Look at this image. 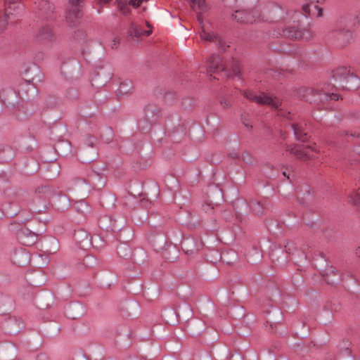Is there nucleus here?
Segmentation results:
<instances>
[{
	"label": "nucleus",
	"instance_id": "nucleus-1",
	"mask_svg": "<svg viewBox=\"0 0 360 360\" xmlns=\"http://www.w3.org/2000/svg\"><path fill=\"white\" fill-rule=\"evenodd\" d=\"M299 96L310 103H321L328 100H338L339 96L336 94L321 92L314 88L301 87L298 89Z\"/></svg>",
	"mask_w": 360,
	"mask_h": 360
},
{
	"label": "nucleus",
	"instance_id": "nucleus-2",
	"mask_svg": "<svg viewBox=\"0 0 360 360\" xmlns=\"http://www.w3.org/2000/svg\"><path fill=\"white\" fill-rule=\"evenodd\" d=\"M291 154H293L297 159L302 161H307L318 158V150L316 144L313 146H288L286 149Z\"/></svg>",
	"mask_w": 360,
	"mask_h": 360
},
{
	"label": "nucleus",
	"instance_id": "nucleus-3",
	"mask_svg": "<svg viewBox=\"0 0 360 360\" xmlns=\"http://www.w3.org/2000/svg\"><path fill=\"white\" fill-rule=\"evenodd\" d=\"M198 20L200 26V39L207 42H214L219 49H224V42L214 32H212L208 25L204 24L202 18L200 14H198Z\"/></svg>",
	"mask_w": 360,
	"mask_h": 360
},
{
	"label": "nucleus",
	"instance_id": "nucleus-4",
	"mask_svg": "<svg viewBox=\"0 0 360 360\" xmlns=\"http://www.w3.org/2000/svg\"><path fill=\"white\" fill-rule=\"evenodd\" d=\"M242 94L248 100L259 104H266L274 108L277 109L281 104V101L277 97H271L267 94H262L257 96L250 91H243Z\"/></svg>",
	"mask_w": 360,
	"mask_h": 360
},
{
	"label": "nucleus",
	"instance_id": "nucleus-5",
	"mask_svg": "<svg viewBox=\"0 0 360 360\" xmlns=\"http://www.w3.org/2000/svg\"><path fill=\"white\" fill-rule=\"evenodd\" d=\"M82 0H70V5L67 9L66 20L72 25H75L82 16Z\"/></svg>",
	"mask_w": 360,
	"mask_h": 360
},
{
	"label": "nucleus",
	"instance_id": "nucleus-6",
	"mask_svg": "<svg viewBox=\"0 0 360 360\" xmlns=\"http://www.w3.org/2000/svg\"><path fill=\"white\" fill-rule=\"evenodd\" d=\"M267 20L278 21L285 18V12L284 9L276 4H269L264 9Z\"/></svg>",
	"mask_w": 360,
	"mask_h": 360
},
{
	"label": "nucleus",
	"instance_id": "nucleus-7",
	"mask_svg": "<svg viewBox=\"0 0 360 360\" xmlns=\"http://www.w3.org/2000/svg\"><path fill=\"white\" fill-rule=\"evenodd\" d=\"M283 34L288 38L308 40L313 37V32L309 29L300 30L295 27H289L283 30Z\"/></svg>",
	"mask_w": 360,
	"mask_h": 360
},
{
	"label": "nucleus",
	"instance_id": "nucleus-8",
	"mask_svg": "<svg viewBox=\"0 0 360 360\" xmlns=\"http://www.w3.org/2000/svg\"><path fill=\"white\" fill-rule=\"evenodd\" d=\"M238 22L242 23H253L257 21L258 13L256 11L249 12L245 10L236 11L233 15Z\"/></svg>",
	"mask_w": 360,
	"mask_h": 360
},
{
	"label": "nucleus",
	"instance_id": "nucleus-9",
	"mask_svg": "<svg viewBox=\"0 0 360 360\" xmlns=\"http://www.w3.org/2000/svg\"><path fill=\"white\" fill-rule=\"evenodd\" d=\"M21 0H4V13L10 18L11 15L18 13L22 10Z\"/></svg>",
	"mask_w": 360,
	"mask_h": 360
},
{
	"label": "nucleus",
	"instance_id": "nucleus-10",
	"mask_svg": "<svg viewBox=\"0 0 360 360\" xmlns=\"http://www.w3.org/2000/svg\"><path fill=\"white\" fill-rule=\"evenodd\" d=\"M318 3L319 1L316 0H309L308 3L303 5L302 9L307 15L320 17L322 15V9Z\"/></svg>",
	"mask_w": 360,
	"mask_h": 360
},
{
	"label": "nucleus",
	"instance_id": "nucleus-11",
	"mask_svg": "<svg viewBox=\"0 0 360 360\" xmlns=\"http://www.w3.org/2000/svg\"><path fill=\"white\" fill-rule=\"evenodd\" d=\"M227 68H228L224 65L221 58L219 56L211 57L208 61L207 69L210 72H215L225 70Z\"/></svg>",
	"mask_w": 360,
	"mask_h": 360
},
{
	"label": "nucleus",
	"instance_id": "nucleus-12",
	"mask_svg": "<svg viewBox=\"0 0 360 360\" xmlns=\"http://www.w3.org/2000/svg\"><path fill=\"white\" fill-rule=\"evenodd\" d=\"M341 82L342 83L339 85L340 88L347 89H353L356 88L359 83L358 79L352 75L345 77Z\"/></svg>",
	"mask_w": 360,
	"mask_h": 360
},
{
	"label": "nucleus",
	"instance_id": "nucleus-13",
	"mask_svg": "<svg viewBox=\"0 0 360 360\" xmlns=\"http://www.w3.org/2000/svg\"><path fill=\"white\" fill-rule=\"evenodd\" d=\"M36 7L44 14H48L53 11V4H50L48 0H34Z\"/></svg>",
	"mask_w": 360,
	"mask_h": 360
},
{
	"label": "nucleus",
	"instance_id": "nucleus-14",
	"mask_svg": "<svg viewBox=\"0 0 360 360\" xmlns=\"http://www.w3.org/2000/svg\"><path fill=\"white\" fill-rule=\"evenodd\" d=\"M146 116L150 122H153L160 113V109L155 105H148L145 108Z\"/></svg>",
	"mask_w": 360,
	"mask_h": 360
},
{
	"label": "nucleus",
	"instance_id": "nucleus-15",
	"mask_svg": "<svg viewBox=\"0 0 360 360\" xmlns=\"http://www.w3.org/2000/svg\"><path fill=\"white\" fill-rule=\"evenodd\" d=\"M146 25L149 28V30L144 31L141 28H140L137 25L133 23L131 25V30H132L131 33L135 37H141L142 35H146V36L150 35L152 33V30L150 28V25L148 22H146Z\"/></svg>",
	"mask_w": 360,
	"mask_h": 360
},
{
	"label": "nucleus",
	"instance_id": "nucleus-16",
	"mask_svg": "<svg viewBox=\"0 0 360 360\" xmlns=\"http://www.w3.org/2000/svg\"><path fill=\"white\" fill-rule=\"evenodd\" d=\"M53 36L52 29L49 26L44 27L39 30L38 33V38L41 41L48 40Z\"/></svg>",
	"mask_w": 360,
	"mask_h": 360
},
{
	"label": "nucleus",
	"instance_id": "nucleus-17",
	"mask_svg": "<svg viewBox=\"0 0 360 360\" xmlns=\"http://www.w3.org/2000/svg\"><path fill=\"white\" fill-rule=\"evenodd\" d=\"M191 8L196 13L204 11L206 8L205 0H189Z\"/></svg>",
	"mask_w": 360,
	"mask_h": 360
},
{
	"label": "nucleus",
	"instance_id": "nucleus-18",
	"mask_svg": "<svg viewBox=\"0 0 360 360\" xmlns=\"http://www.w3.org/2000/svg\"><path fill=\"white\" fill-rule=\"evenodd\" d=\"M292 129L297 139L305 141L307 139V133L302 132V126L299 124H293Z\"/></svg>",
	"mask_w": 360,
	"mask_h": 360
},
{
	"label": "nucleus",
	"instance_id": "nucleus-19",
	"mask_svg": "<svg viewBox=\"0 0 360 360\" xmlns=\"http://www.w3.org/2000/svg\"><path fill=\"white\" fill-rule=\"evenodd\" d=\"M133 89V84L131 81L127 80L123 82H122L120 84L118 92L120 94L124 95L128 94L130 92H131Z\"/></svg>",
	"mask_w": 360,
	"mask_h": 360
},
{
	"label": "nucleus",
	"instance_id": "nucleus-20",
	"mask_svg": "<svg viewBox=\"0 0 360 360\" xmlns=\"http://www.w3.org/2000/svg\"><path fill=\"white\" fill-rule=\"evenodd\" d=\"M339 38L344 42H349L353 39V33L349 30H342L340 32Z\"/></svg>",
	"mask_w": 360,
	"mask_h": 360
},
{
	"label": "nucleus",
	"instance_id": "nucleus-21",
	"mask_svg": "<svg viewBox=\"0 0 360 360\" xmlns=\"http://www.w3.org/2000/svg\"><path fill=\"white\" fill-rule=\"evenodd\" d=\"M129 4L125 1H117V7L119 10L124 15L129 13Z\"/></svg>",
	"mask_w": 360,
	"mask_h": 360
},
{
	"label": "nucleus",
	"instance_id": "nucleus-22",
	"mask_svg": "<svg viewBox=\"0 0 360 360\" xmlns=\"http://www.w3.org/2000/svg\"><path fill=\"white\" fill-rule=\"evenodd\" d=\"M8 20V17L2 13H0V33L4 32L6 29Z\"/></svg>",
	"mask_w": 360,
	"mask_h": 360
},
{
	"label": "nucleus",
	"instance_id": "nucleus-23",
	"mask_svg": "<svg viewBox=\"0 0 360 360\" xmlns=\"http://www.w3.org/2000/svg\"><path fill=\"white\" fill-rule=\"evenodd\" d=\"M107 69H108L106 71L107 73L105 75H104V79H103L104 82H106L107 81H108L111 78V76H112V73L110 72V68H107ZM101 72H98L97 73V75L99 77H101L105 73V72H105L103 69H101Z\"/></svg>",
	"mask_w": 360,
	"mask_h": 360
},
{
	"label": "nucleus",
	"instance_id": "nucleus-24",
	"mask_svg": "<svg viewBox=\"0 0 360 360\" xmlns=\"http://www.w3.org/2000/svg\"><path fill=\"white\" fill-rule=\"evenodd\" d=\"M349 201L354 205H358L360 203V195L356 193L349 196Z\"/></svg>",
	"mask_w": 360,
	"mask_h": 360
},
{
	"label": "nucleus",
	"instance_id": "nucleus-25",
	"mask_svg": "<svg viewBox=\"0 0 360 360\" xmlns=\"http://www.w3.org/2000/svg\"><path fill=\"white\" fill-rule=\"evenodd\" d=\"M232 72L233 74L236 76L239 75L240 74V66L238 61H234L232 65Z\"/></svg>",
	"mask_w": 360,
	"mask_h": 360
},
{
	"label": "nucleus",
	"instance_id": "nucleus-26",
	"mask_svg": "<svg viewBox=\"0 0 360 360\" xmlns=\"http://www.w3.org/2000/svg\"><path fill=\"white\" fill-rule=\"evenodd\" d=\"M143 0H130L129 1V5L133 6L134 8H138L141 5Z\"/></svg>",
	"mask_w": 360,
	"mask_h": 360
},
{
	"label": "nucleus",
	"instance_id": "nucleus-27",
	"mask_svg": "<svg viewBox=\"0 0 360 360\" xmlns=\"http://www.w3.org/2000/svg\"><path fill=\"white\" fill-rule=\"evenodd\" d=\"M325 281L331 284V285H333L335 283H336L338 281H339V278H332L330 276H328L327 275L326 277L325 278Z\"/></svg>",
	"mask_w": 360,
	"mask_h": 360
},
{
	"label": "nucleus",
	"instance_id": "nucleus-28",
	"mask_svg": "<svg viewBox=\"0 0 360 360\" xmlns=\"http://www.w3.org/2000/svg\"><path fill=\"white\" fill-rule=\"evenodd\" d=\"M256 205L257 207L253 208V210L258 214L262 212V207L259 203H257Z\"/></svg>",
	"mask_w": 360,
	"mask_h": 360
},
{
	"label": "nucleus",
	"instance_id": "nucleus-29",
	"mask_svg": "<svg viewBox=\"0 0 360 360\" xmlns=\"http://www.w3.org/2000/svg\"><path fill=\"white\" fill-rule=\"evenodd\" d=\"M221 104L224 106V108H227L230 105L229 101H228L226 100L221 101Z\"/></svg>",
	"mask_w": 360,
	"mask_h": 360
},
{
	"label": "nucleus",
	"instance_id": "nucleus-30",
	"mask_svg": "<svg viewBox=\"0 0 360 360\" xmlns=\"http://www.w3.org/2000/svg\"><path fill=\"white\" fill-rule=\"evenodd\" d=\"M356 19L359 25H360V11L357 13Z\"/></svg>",
	"mask_w": 360,
	"mask_h": 360
},
{
	"label": "nucleus",
	"instance_id": "nucleus-31",
	"mask_svg": "<svg viewBox=\"0 0 360 360\" xmlns=\"http://www.w3.org/2000/svg\"><path fill=\"white\" fill-rule=\"evenodd\" d=\"M117 43H118V40L116 38H115L112 41V48H114L117 45Z\"/></svg>",
	"mask_w": 360,
	"mask_h": 360
},
{
	"label": "nucleus",
	"instance_id": "nucleus-32",
	"mask_svg": "<svg viewBox=\"0 0 360 360\" xmlns=\"http://www.w3.org/2000/svg\"><path fill=\"white\" fill-rule=\"evenodd\" d=\"M243 124L248 128H251L252 127V125H250L248 122H246V120L243 121Z\"/></svg>",
	"mask_w": 360,
	"mask_h": 360
},
{
	"label": "nucleus",
	"instance_id": "nucleus-33",
	"mask_svg": "<svg viewBox=\"0 0 360 360\" xmlns=\"http://www.w3.org/2000/svg\"><path fill=\"white\" fill-rule=\"evenodd\" d=\"M112 0H99V3L100 4H108L109 3L110 1H111Z\"/></svg>",
	"mask_w": 360,
	"mask_h": 360
},
{
	"label": "nucleus",
	"instance_id": "nucleus-34",
	"mask_svg": "<svg viewBox=\"0 0 360 360\" xmlns=\"http://www.w3.org/2000/svg\"><path fill=\"white\" fill-rule=\"evenodd\" d=\"M330 274H334V276H338V271H337L336 270H333H333H331V271H330Z\"/></svg>",
	"mask_w": 360,
	"mask_h": 360
},
{
	"label": "nucleus",
	"instance_id": "nucleus-35",
	"mask_svg": "<svg viewBox=\"0 0 360 360\" xmlns=\"http://www.w3.org/2000/svg\"><path fill=\"white\" fill-rule=\"evenodd\" d=\"M77 184H86V181H85V180H82V179H81V180L77 181Z\"/></svg>",
	"mask_w": 360,
	"mask_h": 360
},
{
	"label": "nucleus",
	"instance_id": "nucleus-36",
	"mask_svg": "<svg viewBox=\"0 0 360 360\" xmlns=\"http://www.w3.org/2000/svg\"><path fill=\"white\" fill-rule=\"evenodd\" d=\"M281 110V112L279 113V115L281 116H285V112H283V110L281 109H280Z\"/></svg>",
	"mask_w": 360,
	"mask_h": 360
}]
</instances>
